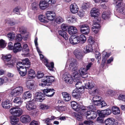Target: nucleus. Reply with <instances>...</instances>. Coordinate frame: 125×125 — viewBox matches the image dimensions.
I'll return each mask as SVG.
<instances>
[{
  "mask_svg": "<svg viewBox=\"0 0 125 125\" xmlns=\"http://www.w3.org/2000/svg\"><path fill=\"white\" fill-rule=\"evenodd\" d=\"M68 63L70 64L69 69L72 71V76L75 78V81L78 80L80 76L84 78L87 77V72L86 69L82 67L79 70L77 67L76 61L75 59H69L67 61V63Z\"/></svg>",
  "mask_w": 125,
  "mask_h": 125,
  "instance_id": "nucleus-1",
  "label": "nucleus"
},
{
  "mask_svg": "<svg viewBox=\"0 0 125 125\" xmlns=\"http://www.w3.org/2000/svg\"><path fill=\"white\" fill-rule=\"evenodd\" d=\"M71 106L73 109L77 112L82 111L80 113L81 115H82L86 116L87 119L90 118V117H88L87 116L89 115L90 116V117L92 115V112H93V111H88V110L86 111L87 109H86V108L84 107L82 105H78L75 102L73 101L71 102Z\"/></svg>",
  "mask_w": 125,
  "mask_h": 125,
  "instance_id": "nucleus-2",
  "label": "nucleus"
},
{
  "mask_svg": "<svg viewBox=\"0 0 125 125\" xmlns=\"http://www.w3.org/2000/svg\"><path fill=\"white\" fill-rule=\"evenodd\" d=\"M75 78L74 77V81L75 82H76L75 84L76 87L77 88H83L84 86L81 87V85L82 83L83 84H84V86L85 88L87 89H91L93 88L94 85V84L92 81H91L90 82L87 81L86 80H83L82 82L80 81V78L78 79V80H76L75 81Z\"/></svg>",
  "mask_w": 125,
  "mask_h": 125,
  "instance_id": "nucleus-3",
  "label": "nucleus"
},
{
  "mask_svg": "<svg viewBox=\"0 0 125 125\" xmlns=\"http://www.w3.org/2000/svg\"><path fill=\"white\" fill-rule=\"evenodd\" d=\"M123 0H114V3L116 4L115 7L116 10H118L119 12L125 15V10H124Z\"/></svg>",
  "mask_w": 125,
  "mask_h": 125,
  "instance_id": "nucleus-4",
  "label": "nucleus"
},
{
  "mask_svg": "<svg viewBox=\"0 0 125 125\" xmlns=\"http://www.w3.org/2000/svg\"><path fill=\"white\" fill-rule=\"evenodd\" d=\"M11 57V55L10 54H7L5 55L2 54L1 57V59L3 60L7 61H9L7 63V65L10 68L12 67L15 62V61L14 60H10Z\"/></svg>",
  "mask_w": 125,
  "mask_h": 125,
  "instance_id": "nucleus-5",
  "label": "nucleus"
},
{
  "mask_svg": "<svg viewBox=\"0 0 125 125\" xmlns=\"http://www.w3.org/2000/svg\"><path fill=\"white\" fill-rule=\"evenodd\" d=\"M15 107L12 108L10 110V112L15 117H19L22 114V110L21 108Z\"/></svg>",
  "mask_w": 125,
  "mask_h": 125,
  "instance_id": "nucleus-6",
  "label": "nucleus"
},
{
  "mask_svg": "<svg viewBox=\"0 0 125 125\" xmlns=\"http://www.w3.org/2000/svg\"><path fill=\"white\" fill-rule=\"evenodd\" d=\"M100 20L95 18L93 20V25L92 27V31L95 33H97L101 27L100 25L99 22Z\"/></svg>",
  "mask_w": 125,
  "mask_h": 125,
  "instance_id": "nucleus-7",
  "label": "nucleus"
},
{
  "mask_svg": "<svg viewBox=\"0 0 125 125\" xmlns=\"http://www.w3.org/2000/svg\"><path fill=\"white\" fill-rule=\"evenodd\" d=\"M22 87L21 86L17 87L12 90L10 93V95L13 96L15 97L21 95L23 92Z\"/></svg>",
  "mask_w": 125,
  "mask_h": 125,
  "instance_id": "nucleus-8",
  "label": "nucleus"
},
{
  "mask_svg": "<svg viewBox=\"0 0 125 125\" xmlns=\"http://www.w3.org/2000/svg\"><path fill=\"white\" fill-rule=\"evenodd\" d=\"M31 63L29 59L25 58L22 60V62H18L17 63V67L18 68L20 66L26 67V68L28 69L30 66Z\"/></svg>",
  "mask_w": 125,
  "mask_h": 125,
  "instance_id": "nucleus-9",
  "label": "nucleus"
},
{
  "mask_svg": "<svg viewBox=\"0 0 125 125\" xmlns=\"http://www.w3.org/2000/svg\"><path fill=\"white\" fill-rule=\"evenodd\" d=\"M76 88L74 90L72 93V95L73 97L76 98H78L80 96V94L84 91V88Z\"/></svg>",
  "mask_w": 125,
  "mask_h": 125,
  "instance_id": "nucleus-10",
  "label": "nucleus"
},
{
  "mask_svg": "<svg viewBox=\"0 0 125 125\" xmlns=\"http://www.w3.org/2000/svg\"><path fill=\"white\" fill-rule=\"evenodd\" d=\"M111 111L109 109H107L101 111L97 110V113L99 116L105 117L106 116L110 115L111 113Z\"/></svg>",
  "mask_w": 125,
  "mask_h": 125,
  "instance_id": "nucleus-11",
  "label": "nucleus"
},
{
  "mask_svg": "<svg viewBox=\"0 0 125 125\" xmlns=\"http://www.w3.org/2000/svg\"><path fill=\"white\" fill-rule=\"evenodd\" d=\"M74 54L76 58L79 60H82L85 55L84 52L78 49L74 51Z\"/></svg>",
  "mask_w": 125,
  "mask_h": 125,
  "instance_id": "nucleus-12",
  "label": "nucleus"
},
{
  "mask_svg": "<svg viewBox=\"0 0 125 125\" xmlns=\"http://www.w3.org/2000/svg\"><path fill=\"white\" fill-rule=\"evenodd\" d=\"M91 16V17H94L95 19H99L98 17L99 14V10L96 8H94L92 9L90 12Z\"/></svg>",
  "mask_w": 125,
  "mask_h": 125,
  "instance_id": "nucleus-13",
  "label": "nucleus"
},
{
  "mask_svg": "<svg viewBox=\"0 0 125 125\" xmlns=\"http://www.w3.org/2000/svg\"><path fill=\"white\" fill-rule=\"evenodd\" d=\"M36 101L42 102L45 99L44 95L42 93L38 92L35 93L34 96Z\"/></svg>",
  "mask_w": 125,
  "mask_h": 125,
  "instance_id": "nucleus-14",
  "label": "nucleus"
},
{
  "mask_svg": "<svg viewBox=\"0 0 125 125\" xmlns=\"http://www.w3.org/2000/svg\"><path fill=\"white\" fill-rule=\"evenodd\" d=\"M45 15L47 19L48 20L53 21L55 18V14L54 12L53 11H47Z\"/></svg>",
  "mask_w": 125,
  "mask_h": 125,
  "instance_id": "nucleus-15",
  "label": "nucleus"
},
{
  "mask_svg": "<svg viewBox=\"0 0 125 125\" xmlns=\"http://www.w3.org/2000/svg\"><path fill=\"white\" fill-rule=\"evenodd\" d=\"M43 92L44 94L48 97H52L54 94L55 90L53 89H47L43 90Z\"/></svg>",
  "mask_w": 125,
  "mask_h": 125,
  "instance_id": "nucleus-16",
  "label": "nucleus"
},
{
  "mask_svg": "<svg viewBox=\"0 0 125 125\" xmlns=\"http://www.w3.org/2000/svg\"><path fill=\"white\" fill-rule=\"evenodd\" d=\"M20 120L22 123H26L30 121L31 118L30 116L29 115H24L21 116Z\"/></svg>",
  "mask_w": 125,
  "mask_h": 125,
  "instance_id": "nucleus-17",
  "label": "nucleus"
},
{
  "mask_svg": "<svg viewBox=\"0 0 125 125\" xmlns=\"http://www.w3.org/2000/svg\"><path fill=\"white\" fill-rule=\"evenodd\" d=\"M18 68H17L20 75L22 76H25L27 72V69L26 68V67L20 66Z\"/></svg>",
  "mask_w": 125,
  "mask_h": 125,
  "instance_id": "nucleus-18",
  "label": "nucleus"
},
{
  "mask_svg": "<svg viewBox=\"0 0 125 125\" xmlns=\"http://www.w3.org/2000/svg\"><path fill=\"white\" fill-rule=\"evenodd\" d=\"M26 107L29 110H31L35 109L36 106L34 104L33 101L28 102L26 103Z\"/></svg>",
  "mask_w": 125,
  "mask_h": 125,
  "instance_id": "nucleus-19",
  "label": "nucleus"
},
{
  "mask_svg": "<svg viewBox=\"0 0 125 125\" xmlns=\"http://www.w3.org/2000/svg\"><path fill=\"white\" fill-rule=\"evenodd\" d=\"M55 80V78L53 76H46L43 78L42 82H47L48 83L53 82Z\"/></svg>",
  "mask_w": 125,
  "mask_h": 125,
  "instance_id": "nucleus-20",
  "label": "nucleus"
},
{
  "mask_svg": "<svg viewBox=\"0 0 125 125\" xmlns=\"http://www.w3.org/2000/svg\"><path fill=\"white\" fill-rule=\"evenodd\" d=\"M70 11L73 13H77L79 10V8L77 4L75 3L72 4L70 6Z\"/></svg>",
  "mask_w": 125,
  "mask_h": 125,
  "instance_id": "nucleus-21",
  "label": "nucleus"
},
{
  "mask_svg": "<svg viewBox=\"0 0 125 125\" xmlns=\"http://www.w3.org/2000/svg\"><path fill=\"white\" fill-rule=\"evenodd\" d=\"M68 31L70 35H73L77 33V30L75 27L71 26L69 27Z\"/></svg>",
  "mask_w": 125,
  "mask_h": 125,
  "instance_id": "nucleus-22",
  "label": "nucleus"
},
{
  "mask_svg": "<svg viewBox=\"0 0 125 125\" xmlns=\"http://www.w3.org/2000/svg\"><path fill=\"white\" fill-rule=\"evenodd\" d=\"M10 102L9 100H7L2 101L1 104L2 107L5 109L10 108L11 106L10 105Z\"/></svg>",
  "mask_w": 125,
  "mask_h": 125,
  "instance_id": "nucleus-23",
  "label": "nucleus"
},
{
  "mask_svg": "<svg viewBox=\"0 0 125 125\" xmlns=\"http://www.w3.org/2000/svg\"><path fill=\"white\" fill-rule=\"evenodd\" d=\"M44 63L51 71H53V68L54 67V63L53 62H52L50 63L48 62L47 60V61H46V62Z\"/></svg>",
  "mask_w": 125,
  "mask_h": 125,
  "instance_id": "nucleus-24",
  "label": "nucleus"
},
{
  "mask_svg": "<svg viewBox=\"0 0 125 125\" xmlns=\"http://www.w3.org/2000/svg\"><path fill=\"white\" fill-rule=\"evenodd\" d=\"M39 5L40 8L41 9L44 10L47 8L49 5L44 0L41 1Z\"/></svg>",
  "mask_w": 125,
  "mask_h": 125,
  "instance_id": "nucleus-25",
  "label": "nucleus"
},
{
  "mask_svg": "<svg viewBox=\"0 0 125 125\" xmlns=\"http://www.w3.org/2000/svg\"><path fill=\"white\" fill-rule=\"evenodd\" d=\"M115 119L112 118H109L105 120L104 123L105 125H114Z\"/></svg>",
  "mask_w": 125,
  "mask_h": 125,
  "instance_id": "nucleus-26",
  "label": "nucleus"
},
{
  "mask_svg": "<svg viewBox=\"0 0 125 125\" xmlns=\"http://www.w3.org/2000/svg\"><path fill=\"white\" fill-rule=\"evenodd\" d=\"M13 102L17 106H20L22 103V99L19 97H15L13 100Z\"/></svg>",
  "mask_w": 125,
  "mask_h": 125,
  "instance_id": "nucleus-27",
  "label": "nucleus"
},
{
  "mask_svg": "<svg viewBox=\"0 0 125 125\" xmlns=\"http://www.w3.org/2000/svg\"><path fill=\"white\" fill-rule=\"evenodd\" d=\"M28 78L30 79L34 78L36 76L35 71L31 69L28 71Z\"/></svg>",
  "mask_w": 125,
  "mask_h": 125,
  "instance_id": "nucleus-28",
  "label": "nucleus"
},
{
  "mask_svg": "<svg viewBox=\"0 0 125 125\" xmlns=\"http://www.w3.org/2000/svg\"><path fill=\"white\" fill-rule=\"evenodd\" d=\"M64 98V100L65 101H68L71 99V96L70 94L66 92L62 93Z\"/></svg>",
  "mask_w": 125,
  "mask_h": 125,
  "instance_id": "nucleus-29",
  "label": "nucleus"
},
{
  "mask_svg": "<svg viewBox=\"0 0 125 125\" xmlns=\"http://www.w3.org/2000/svg\"><path fill=\"white\" fill-rule=\"evenodd\" d=\"M69 40L70 43L73 45L77 44L79 42V40L76 36L73 38H70Z\"/></svg>",
  "mask_w": 125,
  "mask_h": 125,
  "instance_id": "nucleus-30",
  "label": "nucleus"
},
{
  "mask_svg": "<svg viewBox=\"0 0 125 125\" xmlns=\"http://www.w3.org/2000/svg\"><path fill=\"white\" fill-rule=\"evenodd\" d=\"M112 113L115 115L119 114L120 113V110L118 108L115 106H113L112 107Z\"/></svg>",
  "mask_w": 125,
  "mask_h": 125,
  "instance_id": "nucleus-31",
  "label": "nucleus"
},
{
  "mask_svg": "<svg viewBox=\"0 0 125 125\" xmlns=\"http://www.w3.org/2000/svg\"><path fill=\"white\" fill-rule=\"evenodd\" d=\"M58 32L59 35L63 37L65 40H68V36L65 32L60 30L58 31Z\"/></svg>",
  "mask_w": 125,
  "mask_h": 125,
  "instance_id": "nucleus-32",
  "label": "nucleus"
},
{
  "mask_svg": "<svg viewBox=\"0 0 125 125\" xmlns=\"http://www.w3.org/2000/svg\"><path fill=\"white\" fill-rule=\"evenodd\" d=\"M19 121V119L17 117H12L11 118L10 123L12 125H16Z\"/></svg>",
  "mask_w": 125,
  "mask_h": 125,
  "instance_id": "nucleus-33",
  "label": "nucleus"
},
{
  "mask_svg": "<svg viewBox=\"0 0 125 125\" xmlns=\"http://www.w3.org/2000/svg\"><path fill=\"white\" fill-rule=\"evenodd\" d=\"M26 87L27 88L30 89H31L33 88V83L32 81H28L26 83Z\"/></svg>",
  "mask_w": 125,
  "mask_h": 125,
  "instance_id": "nucleus-34",
  "label": "nucleus"
},
{
  "mask_svg": "<svg viewBox=\"0 0 125 125\" xmlns=\"http://www.w3.org/2000/svg\"><path fill=\"white\" fill-rule=\"evenodd\" d=\"M118 92L117 90H109L107 92V95L109 96H113L115 95Z\"/></svg>",
  "mask_w": 125,
  "mask_h": 125,
  "instance_id": "nucleus-35",
  "label": "nucleus"
},
{
  "mask_svg": "<svg viewBox=\"0 0 125 125\" xmlns=\"http://www.w3.org/2000/svg\"><path fill=\"white\" fill-rule=\"evenodd\" d=\"M32 96V94L30 91H29L25 92L23 95V99H25L30 98Z\"/></svg>",
  "mask_w": 125,
  "mask_h": 125,
  "instance_id": "nucleus-36",
  "label": "nucleus"
},
{
  "mask_svg": "<svg viewBox=\"0 0 125 125\" xmlns=\"http://www.w3.org/2000/svg\"><path fill=\"white\" fill-rule=\"evenodd\" d=\"M8 49L10 50H13L14 53H16L21 51L22 47H8Z\"/></svg>",
  "mask_w": 125,
  "mask_h": 125,
  "instance_id": "nucleus-37",
  "label": "nucleus"
},
{
  "mask_svg": "<svg viewBox=\"0 0 125 125\" xmlns=\"http://www.w3.org/2000/svg\"><path fill=\"white\" fill-rule=\"evenodd\" d=\"M68 76L67 79H65V81L68 84L72 83L73 82V81H74V77L72 76L73 78L72 77L70 74L68 75Z\"/></svg>",
  "mask_w": 125,
  "mask_h": 125,
  "instance_id": "nucleus-38",
  "label": "nucleus"
},
{
  "mask_svg": "<svg viewBox=\"0 0 125 125\" xmlns=\"http://www.w3.org/2000/svg\"><path fill=\"white\" fill-rule=\"evenodd\" d=\"M67 21L69 23H74L76 21V20L74 17L71 15H69L68 16Z\"/></svg>",
  "mask_w": 125,
  "mask_h": 125,
  "instance_id": "nucleus-39",
  "label": "nucleus"
},
{
  "mask_svg": "<svg viewBox=\"0 0 125 125\" xmlns=\"http://www.w3.org/2000/svg\"><path fill=\"white\" fill-rule=\"evenodd\" d=\"M82 111H79L78 112H79V113L77 114H76L75 115V116L76 118V119L78 121H81L83 119V118L82 116V115H81L80 114V113Z\"/></svg>",
  "mask_w": 125,
  "mask_h": 125,
  "instance_id": "nucleus-40",
  "label": "nucleus"
},
{
  "mask_svg": "<svg viewBox=\"0 0 125 125\" xmlns=\"http://www.w3.org/2000/svg\"><path fill=\"white\" fill-rule=\"evenodd\" d=\"M86 109L87 110H95L96 109V108L94 104H91L90 105L87 107H86Z\"/></svg>",
  "mask_w": 125,
  "mask_h": 125,
  "instance_id": "nucleus-41",
  "label": "nucleus"
},
{
  "mask_svg": "<svg viewBox=\"0 0 125 125\" xmlns=\"http://www.w3.org/2000/svg\"><path fill=\"white\" fill-rule=\"evenodd\" d=\"M80 29H86V31L87 32H88L90 31V29L89 27L87 25H83L80 26Z\"/></svg>",
  "mask_w": 125,
  "mask_h": 125,
  "instance_id": "nucleus-42",
  "label": "nucleus"
},
{
  "mask_svg": "<svg viewBox=\"0 0 125 125\" xmlns=\"http://www.w3.org/2000/svg\"><path fill=\"white\" fill-rule=\"evenodd\" d=\"M22 51L24 53L22 54V55L23 54L25 55H27L29 53V49L28 47H22Z\"/></svg>",
  "mask_w": 125,
  "mask_h": 125,
  "instance_id": "nucleus-43",
  "label": "nucleus"
},
{
  "mask_svg": "<svg viewBox=\"0 0 125 125\" xmlns=\"http://www.w3.org/2000/svg\"><path fill=\"white\" fill-rule=\"evenodd\" d=\"M110 13L107 12H103L102 14V18L104 19H106L110 17Z\"/></svg>",
  "mask_w": 125,
  "mask_h": 125,
  "instance_id": "nucleus-44",
  "label": "nucleus"
},
{
  "mask_svg": "<svg viewBox=\"0 0 125 125\" xmlns=\"http://www.w3.org/2000/svg\"><path fill=\"white\" fill-rule=\"evenodd\" d=\"M93 47H84V50L83 52H84V53H87L93 52Z\"/></svg>",
  "mask_w": 125,
  "mask_h": 125,
  "instance_id": "nucleus-45",
  "label": "nucleus"
},
{
  "mask_svg": "<svg viewBox=\"0 0 125 125\" xmlns=\"http://www.w3.org/2000/svg\"><path fill=\"white\" fill-rule=\"evenodd\" d=\"M15 37V34L13 32H10L7 34V37L11 40L14 39Z\"/></svg>",
  "mask_w": 125,
  "mask_h": 125,
  "instance_id": "nucleus-46",
  "label": "nucleus"
},
{
  "mask_svg": "<svg viewBox=\"0 0 125 125\" xmlns=\"http://www.w3.org/2000/svg\"><path fill=\"white\" fill-rule=\"evenodd\" d=\"M101 97L99 96H94L93 98V101L94 102L97 101H99L102 100Z\"/></svg>",
  "mask_w": 125,
  "mask_h": 125,
  "instance_id": "nucleus-47",
  "label": "nucleus"
},
{
  "mask_svg": "<svg viewBox=\"0 0 125 125\" xmlns=\"http://www.w3.org/2000/svg\"><path fill=\"white\" fill-rule=\"evenodd\" d=\"M92 115L90 117V118H87V119H94L96 117L97 114L95 112H92Z\"/></svg>",
  "mask_w": 125,
  "mask_h": 125,
  "instance_id": "nucleus-48",
  "label": "nucleus"
},
{
  "mask_svg": "<svg viewBox=\"0 0 125 125\" xmlns=\"http://www.w3.org/2000/svg\"><path fill=\"white\" fill-rule=\"evenodd\" d=\"M55 21L57 23L59 24L62 22L63 21V20L61 17L59 16L56 18Z\"/></svg>",
  "mask_w": 125,
  "mask_h": 125,
  "instance_id": "nucleus-49",
  "label": "nucleus"
},
{
  "mask_svg": "<svg viewBox=\"0 0 125 125\" xmlns=\"http://www.w3.org/2000/svg\"><path fill=\"white\" fill-rule=\"evenodd\" d=\"M7 45L6 42L2 39L0 40V46L1 47H5Z\"/></svg>",
  "mask_w": 125,
  "mask_h": 125,
  "instance_id": "nucleus-50",
  "label": "nucleus"
},
{
  "mask_svg": "<svg viewBox=\"0 0 125 125\" xmlns=\"http://www.w3.org/2000/svg\"><path fill=\"white\" fill-rule=\"evenodd\" d=\"M118 99L119 100H121L125 102V95L120 94L118 96Z\"/></svg>",
  "mask_w": 125,
  "mask_h": 125,
  "instance_id": "nucleus-51",
  "label": "nucleus"
},
{
  "mask_svg": "<svg viewBox=\"0 0 125 125\" xmlns=\"http://www.w3.org/2000/svg\"><path fill=\"white\" fill-rule=\"evenodd\" d=\"M83 123L84 124L88 125H95V124L93 121H85Z\"/></svg>",
  "mask_w": 125,
  "mask_h": 125,
  "instance_id": "nucleus-52",
  "label": "nucleus"
},
{
  "mask_svg": "<svg viewBox=\"0 0 125 125\" xmlns=\"http://www.w3.org/2000/svg\"><path fill=\"white\" fill-rule=\"evenodd\" d=\"M94 42L93 38L91 36L89 37L88 41L89 44L92 46V45L93 44Z\"/></svg>",
  "mask_w": 125,
  "mask_h": 125,
  "instance_id": "nucleus-53",
  "label": "nucleus"
},
{
  "mask_svg": "<svg viewBox=\"0 0 125 125\" xmlns=\"http://www.w3.org/2000/svg\"><path fill=\"white\" fill-rule=\"evenodd\" d=\"M110 55V54L109 53H107L105 51L103 52L102 56L103 58L106 59Z\"/></svg>",
  "mask_w": 125,
  "mask_h": 125,
  "instance_id": "nucleus-54",
  "label": "nucleus"
},
{
  "mask_svg": "<svg viewBox=\"0 0 125 125\" xmlns=\"http://www.w3.org/2000/svg\"><path fill=\"white\" fill-rule=\"evenodd\" d=\"M69 28L66 25L64 24H62L61 26L62 30L64 31H66L67 30H68Z\"/></svg>",
  "mask_w": 125,
  "mask_h": 125,
  "instance_id": "nucleus-55",
  "label": "nucleus"
},
{
  "mask_svg": "<svg viewBox=\"0 0 125 125\" xmlns=\"http://www.w3.org/2000/svg\"><path fill=\"white\" fill-rule=\"evenodd\" d=\"M95 58L97 59H98L97 61V62H99V59H100L101 58L100 54L98 51H95Z\"/></svg>",
  "mask_w": 125,
  "mask_h": 125,
  "instance_id": "nucleus-56",
  "label": "nucleus"
},
{
  "mask_svg": "<svg viewBox=\"0 0 125 125\" xmlns=\"http://www.w3.org/2000/svg\"><path fill=\"white\" fill-rule=\"evenodd\" d=\"M44 121L47 125H52V120L49 118L45 119Z\"/></svg>",
  "mask_w": 125,
  "mask_h": 125,
  "instance_id": "nucleus-57",
  "label": "nucleus"
},
{
  "mask_svg": "<svg viewBox=\"0 0 125 125\" xmlns=\"http://www.w3.org/2000/svg\"><path fill=\"white\" fill-rule=\"evenodd\" d=\"M39 55L41 60L42 61L43 63L46 62V61H47L48 60L45 57H44L43 55L42 54Z\"/></svg>",
  "mask_w": 125,
  "mask_h": 125,
  "instance_id": "nucleus-58",
  "label": "nucleus"
},
{
  "mask_svg": "<svg viewBox=\"0 0 125 125\" xmlns=\"http://www.w3.org/2000/svg\"><path fill=\"white\" fill-rule=\"evenodd\" d=\"M44 76L43 73L41 72H38L36 74V76L39 79L42 78Z\"/></svg>",
  "mask_w": 125,
  "mask_h": 125,
  "instance_id": "nucleus-59",
  "label": "nucleus"
},
{
  "mask_svg": "<svg viewBox=\"0 0 125 125\" xmlns=\"http://www.w3.org/2000/svg\"><path fill=\"white\" fill-rule=\"evenodd\" d=\"M89 3H84L83 4L82 6V8L83 9L85 10L88 8L89 7Z\"/></svg>",
  "mask_w": 125,
  "mask_h": 125,
  "instance_id": "nucleus-60",
  "label": "nucleus"
},
{
  "mask_svg": "<svg viewBox=\"0 0 125 125\" xmlns=\"http://www.w3.org/2000/svg\"><path fill=\"white\" fill-rule=\"evenodd\" d=\"M49 106L45 104H42L40 106V108L42 110L47 109H49Z\"/></svg>",
  "mask_w": 125,
  "mask_h": 125,
  "instance_id": "nucleus-61",
  "label": "nucleus"
},
{
  "mask_svg": "<svg viewBox=\"0 0 125 125\" xmlns=\"http://www.w3.org/2000/svg\"><path fill=\"white\" fill-rule=\"evenodd\" d=\"M80 40L82 42H84L86 40V38L85 36L83 34L81 35L79 37Z\"/></svg>",
  "mask_w": 125,
  "mask_h": 125,
  "instance_id": "nucleus-62",
  "label": "nucleus"
},
{
  "mask_svg": "<svg viewBox=\"0 0 125 125\" xmlns=\"http://www.w3.org/2000/svg\"><path fill=\"white\" fill-rule=\"evenodd\" d=\"M22 39L21 35L20 34H18L16 36V41L20 42L21 41Z\"/></svg>",
  "mask_w": 125,
  "mask_h": 125,
  "instance_id": "nucleus-63",
  "label": "nucleus"
},
{
  "mask_svg": "<svg viewBox=\"0 0 125 125\" xmlns=\"http://www.w3.org/2000/svg\"><path fill=\"white\" fill-rule=\"evenodd\" d=\"M30 125H39V122L37 121L33 120L30 123Z\"/></svg>",
  "mask_w": 125,
  "mask_h": 125,
  "instance_id": "nucleus-64",
  "label": "nucleus"
}]
</instances>
